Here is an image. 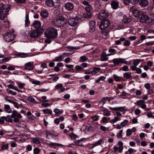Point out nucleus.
Listing matches in <instances>:
<instances>
[{
    "mask_svg": "<svg viewBox=\"0 0 154 154\" xmlns=\"http://www.w3.org/2000/svg\"><path fill=\"white\" fill-rule=\"evenodd\" d=\"M22 118L21 115L16 110H14L11 115L5 116L6 121L10 123H12L14 122L15 123L19 122L20 119Z\"/></svg>",
    "mask_w": 154,
    "mask_h": 154,
    "instance_id": "obj_1",
    "label": "nucleus"
},
{
    "mask_svg": "<svg viewBox=\"0 0 154 154\" xmlns=\"http://www.w3.org/2000/svg\"><path fill=\"white\" fill-rule=\"evenodd\" d=\"M110 24L109 20L107 19L102 21L100 22L99 27L102 30L101 33L103 35L107 36L108 35V31L107 29Z\"/></svg>",
    "mask_w": 154,
    "mask_h": 154,
    "instance_id": "obj_2",
    "label": "nucleus"
},
{
    "mask_svg": "<svg viewBox=\"0 0 154 154\" xmlns=\"http://www.w3.org/2000/svg\"><path fill=\"white\" fill-rule=\"evenodd\" d=\"M45 37L47 38L53 39L57 37L58 36L57 31L53 28H49L46 29L44 32Z\"/></svg>",
    "mask_w": 154,
    "mask_h": 154,
    "instance_id": "obj_3",
    "label": "nucleus"
},
{
    "mask_svg": "<svg viewBox=\"0 0 154 154\" xmlns=\"http://www.w3.org/2000/svg\"><path fill=\"white\" fill-rule=\"evenodd\" d=\"M10 9L8 5H3L0 7V19L3 20L7 17L8 12Z\"/></svg>",
    "mask_w": 154,
    "mask_h": 154,
    "instance_id": "obj_4",
    "label": "nucleus"
},
{
    "mask_svg": "<svg viewBox=\"0 0 154 154\" xmlns=\"http://www.w3.org/2000/svg\"><path fill=\"white\" fill-rule=\"evenodd\" d=\"M53 23L58 27L63 26L67 23V20L63 16H58L54 20Z\"/></svg>",
    "mask_w": 154,
    "mask_h": 154,
    "instance_id": "obj_5",
    "label": "nucleus"
},
{
    "mask_svg": "<svg viewBox=\"0 0 154 154\" xmlns=\"http://www.w3.org/2000/svg\"><path fill=\"white\" fill-rule=\"evenodd\" d=\"M45 29L42 27L40 29L34 30L32 31L30 34V36L32 38H36L40 36L44 32Z\"/></svg>",
    "mask_w": 154,
    "mask_h": 154,
    "instance_id": "obj_6",
    "label": "nucleus"
},
{
    "mask_svg": "<svg viewBox=\"0 0 154 154\" xmlns=\"http://www.w3.org/2000/svg\"><path fill=\"white\" fill-rule=\"evenodd\" d=\"M92 9V7L91 5H88L85 7V10L86 11V13L84 14V16L85 18H88L91 17V11Z\"/></svg>",
    "mask_w": 154,
    "mask_h": 154,
    "instance_id": "obj_7",
    "label": "nucleus"
},
{
    "mask_svg": "<svg viewBox=\"0 0 154 154\" xmlns=\"http://www.w3.org/2000/svg\"><path fill=\"white\" fill-rule=\"evenodd\" d=\"M124 59L122 58H114L112 60V62L115 66H117L120 63L130 65V64H128V62L125 60Z\"/></svg>",
    "mask_w": 154,
    "mask_h": 154,
    "instance_id": "obj_8",
    "label": "nucleus"
},
{
    "mask_svg": "<svg viewBox=\"0 0 154 154\" xmlns=\"http://www.w3.org/2000/svg\"><path fill=\"white\" fill-rule=\"evenodd\" d=\"M79 19L77 16L74 18H70L68 20L69 24L71 26H74L79 22Z\"/></svg>",
    "mask_w": 154,
    "mask_h": 154,
    "instance_id": "obj_9",
    "label": "nucleus"
},
{
    "mask_svg": "<svg viewBox=\"0 0 154 154\" xmlns=\"http://www.w3.org/2000/svg\"><path fill=\"white\" fill-rule=\"evenodd\" d=\"M108 16V13L107 10H103L100 11L98 17L99 19L102 20L107 18Z\"/></svg>",
    "mask_w": 154,
    "mask_h": 154,
    "instance_id": "obj_10",
    "label": "nucleus"
},
{
    "mask_svg": "<svg viewBox=\"0 0 154 154\" xmlns=\"http://www.w3.org/2000/svg\"><path fill=\"white\" fill-rule=\"evenodd\" d=\"M15 36L12 32H8L4 36V40L7 42H10L13 40Z\"/></svg>",
    "mask_w": 154,
    "mask_h": 154,
    "instance_id": "obj_11",
    "label": "nucleus"
},
{
    "mask_svg": "<svg viewBox=\"0 0 154 154\" xmlns=\"http://www.w3.org/2000/svg\"><path fill=\"white\" fill-rule=\"evenodd\" d=\"M130 11L133 13L134 16L136 17H139L140 16L141 14L140 11L134 6H132L131 8Z\"/></svg>",
    "mask_w": 154,
    "mask_h": 154,
    "instance_id": "obj_12",
    "label": "nucleus"
},
{
    "mask_svg": "<svg viewBox=\"0 0 154 154\" xmlns=\"http://www.w3.org/2000/svg\"><path fill=\"white\" fill-rule=\"evenodd\" d=\"M34 68L33 63L30 62H28L24 65V69L26 70H31Z\"/></svg>",
    "mask_w": 154,
    "mask_h": 154,
    "instance_id": "obj_13",
    "label": "nucleus"
},
{
    "mask_svg": "<svg viewBox=\"0 0 154 154\" xmlns=\"http://www.w3.org/2000/svg\"><path fill=\"white\" fill-rule=\"evenodd\" d=\"M149 17L146 15H142L140 19V21L142 23H149Z\"/></svg>",
    "mask_w": 154,
    "mask_h": 154,
    "instance_id": "obj_14",
    "label": "nucleus"
},
{
    "mask_svg": "<svg viewBox=\"0 0 154 154\" xmlns=\"http://www.w3.org/2000/svg\"><path fill=\"white\" fill-rule=\"evenodd\" d=\"M65 9L68 11H71L74 8V5L71 2H67L64 5Z\"/></svg>",
    "mask_w": 154,
    "mask_h": 154,
    "instance_id": "obj_15",
    "label": "nucleus"
},
{
    "mask_svg": "<svg viewBox=\"0 0 154 154\" xmlns=\"http://www.w3.org/2000/svg\"><path fill=\"white\" fill-rule=\"evenodd\" d=\"M96 22L94 21H91L89 23V30L91 32H94L95 29Z\"/></svg>",
    "mask_w": 154,
    "mask_h": 154,
    "instance_id": "obj_16",
    "label": "nucleus"
},
{
    "mask_svg": "<svg viewBox=\"0 0 154 154\" xmlns=\"http://www.w3.org/2000/svg\"><path fill=\"white\" fill-rule=\"evenodd\" d=\"M144 100H139L137 101L136 104L137 105L140 106V107L142 109H144L146 107V105L144 104Z\"/></svg>",
    "mask_w": 154,
    "mask_h": 154,
    "instance_id": "obj_17",
    "label": "nucleus"
},
{
    "mask_svg": "<svg viewBox=\"0 0 154 154\" xmlns=\"http://www.w3.org/2000/svg\"><path fill=\"white\" fill-rule=\"evenodd\" d=\"M60 89V92L62 93L65 90V88L63 87V85L62 84L59 83L57 84L55 86V89L57 90Z\"/></svg>",
    "mask_w": 154,
    "mask_h": 154,
    "instance_id": "obj_18",
    "label": "nucleus"
},
{
    "mask_svg": "<svg viewBox=\"0 0 154 154\" xmlns=\"http://www.w3.org/2000/svg\"><path fill=\"white\" fill-rule=\"evenodd\" d=\"M109 109L112 110H113L114 111H119L121 112H122L124 111L125 107L124 106H119V107H109Z\"/></svg>",
    "mask_w": 154,
    "mask_h": 154,
    "instance_id": "obj_19",
    "label": "nucleus"
},
{
    "mask_svg": "<svg viewBox=\"0 0 154 154\" xmlns=\"http://www.w3.org/2000/svg\"><path fill=\"white\" fill-rule=\"evenodd\" d=\"M31 142L34 144L40 146L41 142L38 138L37 137H32L31 138Z\"/></svg>",
    "mask_w": 154,
    "mask_h": 154,
    "instance_id": "obj_20",
    "label": "nucleus"
},
{
    "mask_svg": "<svg viewBox=\"0 0 154 154\" xmlns=\"http://www.w3.org/2000/svg\"><path fill=\"white\" fill-rule=\"evenodd\" d=\"M32 26L35 29H39L41 26V23L40 21L35 20L33 23Z\"/></svg>",
    "mask_w": 154,
    "mask_h": 154,
    "instance_id": "obj_21",
    "label": "nucleus"
},
{
    "mask_svg": "<svg viewBox=\"0 0 154 154\" xmlns=\"http://www.w3.org/2000/svg\"><path fill=\"white\" fill-rule=\"evenodd\" d=\"M4 110L5 112L9 114L12 112V110L9 105L8 104H4Z\"/></svg>",
    "mask_w": 154,
    "mask_h": 154,
    "instance_id": "obj_22",
    "label": "nucleus"
},
{
    "mask_svg": "<svg viewBox=\"0 0 154 154\" xmlns=\"http://www.w3.org/2000/svg\"><path fill=\"white\" fill-rule=\"evenodd\" d=\"M54 112L56 116H58L63 113V111L62 109H60L57 108H55L54 109Z\"/></svg>",
    "mask_w": 154,
    "mask_h": 154,
    "instance_id": "obj_23",
    "label": "nucleus"
},
{
    "mask_svg": "<svg viewBox=\"0 0 154 154\" xmlns=\"http://www.w3.org/2000/svg\"><path fill=\"white\" fill-rule=\"evenodd\" d=\"M109 59V57H107L106 54L105 52H103L101 55L100 61H107Z\"/></svg>",
    "mask_w": 154,
    "mask_h": 154,
    "instance_id": "obj_24",
    "label": "nucleus"
},
{
    "mask_svg": "<svg viewBox=\"0 0 154 154\" xmlns=\"http://www.w3.org/2000/svg\"><path fill=\"white\" fill-rule=\"evenodd\" d=\"M148 4L147 0H140L139 2V5L142 7H146Z\"/></svg>",
    "mask_w": 154,
    "mask_h": 154,
    "instance_id": "obj_25",
    "label": "nucleus"
},
{
    "mask_svg": "<svg viewBox=\"0 0 154 154\" xmlns=\"http://www.w3.org/2000/svg\"><path fill=\"white\" fill-rule=\"evenodd\" d=\"M45 4L48 7H53L54 2L53 0H46L45 2Z\"/></svg>",
    "mask_w": 154,
    "mask_h": 154,
    "instance_id": "obj_26",
    "label": "nucleus"
},
{
    "mask_svg": "<svg viewBox=\"0 0 154 154\" xmlns=\"http://www.w3.org/2000/svg\"><path fill=\"white\" fill-rule=\"evenodd\" d=\"M11 57L10 56L5 57H4L3 58L0 60V63H2L8 62L11 59Z\"/></svg>",
    "mask_w": 154,
    "mask_h": 154,
    "instance_id": "obj_27",
    "label": "nucleus"
},
{
    "mask_svg": "<svg viewBox=\"0 0 154 154\" xmlns=\"http://www.w3.org/2000/svg\"><path fill=\"white\" fill-rule=\"evenodd\" d=\"M26 125V124L25 121H20L18 124V126L22 128H25Z\"/></svg>",
    "mask_w": 154,
    "mask_h": 154,
    "instance_id": "obj_28",
    "label": "nucleus"
},
{
    "mask_svg": "<svg viewBox=\"0 0 154 154\" xmlns=\"http://www.w3.org/2000/svg\"><path fill=\"white\" fill-rule=\"evenodd\" d=\"M40 15L43 18H45L48 17L49 14L47 11H41Z\"/></svg>",
    "mask_w": 154,
    "mask_h": 154,
    "instance_id": "obj_29",
    "label": "nucleus"
},
{
    "mask_svg": "<svg viewBox=\"0 0 154 154\" xmlns=\"http://www.w3.org/2000/svg\"><path fill=\"white\" fill-rule=\"evenodd\" d=\"M121 120V118L118 116L115 117L114 119L111 120L110 122L112 124H114L116 122L118 121H119Z\"/></svg>",
    "mask_w": 154,
    "mask_h": 154,
    "instance_id": "obj_30",
    "label": "nucleus"
},
{
    "mask_svg": "<svg viewBox=\"0 0 154 154\" xmlns=\"http://www.w3.org/2000/svg\"><path fill=\"white\" fill-rule=\"evenodd\" d=\"M111 5L112 8L114 9H117L119 6L118 3L114 1H112L111 2Z\"/></svg>",
    "mask_w": 154,
    "mask_h": 154,
    "instance_id": "obj_31",
    "label": "nucleus"
},
{
    "mask_svg": "<svg viewBox=\"0 0 154 154\" xmlns=\"http://www.w3.org/2000/svg\"><path fill=\"white\" fill-rule=\"evenodd\" d=\"M108 97H103L99 102V104H102L104 105L106 103V101L108 100Z\"/></svg>",
    "mask_w": 154,
    "mask_h": 154,
    "instance_id": "obj_32",
    "label": "nucleus"
},
{
    "mask_svg": "<svg viewBox=\"0 0 154 154\" xmlns=\"http://www.w3.org/2000/svg\"><path fill=\"white\" fill-rule=\"evenodd\" d=\"M63 58L60 55V56L54 58L53 61L54 62H60L62 61Z\"/></svg>",
    "mask_w": 154,
    "mask_h": 154,
    "instance_id": "obj_33",
    "label": "nucleus"
},
{
    "mask_svg": "<svg viewBox=\"0 0 154 154\" xmlns=\"http://www.w3.org/2000/svg\"><path fill=\"white\" fill-rule=\"evenodd\" d=\"M42 111L45 114L50 115H51L52 114V111L51 109H43Z\"/></svg>",
    "mask_w": 154,
    "mask_h": 154,
    "instance_id": "obj_34",
    "label": "nucleus"
},
{
    "mask_svg": "<svg viewBox=\"0 0 154 154\" xmlns=\"http://www.w3.org/2000/svg\"><path fill=\"white\" fill-rule=\"evenodd\" d=\"M18 87L20 89H25L24 87L25 85L26 84L24 83H21L20 82H17L16 83Z\"/></svg>",
    "mask_w": 154,
    "mask_h": 154,
    "instance_id": "obj_35",
    "label": "nucleus"
},
{
    "mask_svg": "<svg viewBox=\"0 0 154 154\" xmlns=\"http://www.w3.org/2000/svg\"><path fill=\"white\" fill-rule=\"evenodd\" d=\"M131 76V73L130 72H125L123 75L124 77L127 79H129Z\"/></svg>",
    "mask_w": 154,
    "mask_h": 154,
    "instance_id": "obj_36",
    "label": "nucleus"
},
{
    "mask_svg": "<svg viewBox=\"0 0 154 154\" xmlns=\"http://www.w3.org/2000/svg\"><path fill=\"white\" fill-rule=\"evenodd\" d=\"M140 59H135L133 60V65L137 66L142 61Z\"/></svg>",
    "mask_w": 154,
    "mask_h": 154,
    "instance_id": "obj_37",
    "label": "nucleus"
},
{
    "mask_svg": "<svg viewBox=\"0 0 154 154\" xmlns=\"http://www.w3.org/2000/svg\"><path fill=\"white\" fill-rule=\"evenodd\" d=\"M122 22L125 23H128L131 21V19L127 17L124 16L122 20Z\"/></svg>",
    "mask_w": 154,
    "mask_h": 154,
    "instance_id": "obj_38",
    "label": "nucleus"
},
{
    "mask_svg": "<svg viewBox=\"0 0 154 154\" xmlns=\"http://www.w3.org/2000/svg\"><path fill=\"white\" fill-rule=\"evenodd\" d=\"M17 55L21 58H25L28 57V54L24 53H18L17 54Z\"/></svg>",
    "mask_w": 154,
    "mask_h": 154,
    "instance_id": "obj_39",
    "label": "nucleus"
},
{
    "mask_svg": "<svg viewBox=\"0 0 154 154\" xmlns=\"http://www.w3.org/2000/svg\"><path fill=\"white\" fill-rule=\"evenodd\" d=\"M93 128L92 126H90L85 129V131L86 133L91 132L93 131Z\"/></svg>",
    "mask_w": 154,
    "mask_h": 154,
    "instance_id": "obj_40",
    "label": "nucleus"
},
{
    "mask_svg": "<svg viewBox=\"0 0 154 154\" xmlns=\"http://www.w3.org/2000/svg\"><path fill=\"white\" fill-rule=\"evenodd\" d=\"M128 121L127 119H125L120 123L121 126L123 128L126 127L128 125Z\"/></svg>",
    "mask_w": 154,
    "mask_h": 154,
    "instance_id": "obj_41",
    "label": "nucleus"
},
{
    "mask_svg": "<svg viewBox=\"0 0 154 154\" xmlns=\"http://www.w3.org/2000/svg\"><path fill=\"white\" fill-rule=\"evenodd\" d=\"M103 142V140H102L100 139L93 144V146L95 147L100 145Z\"/></svg>",
    "mask_w": 154,
    "mask_h": 154,
    "instance_id": "obj_42",
    "label": "nucleus"
},
{
    "mask_svg": "<svg viewBox=\"0 0 154 154\" xmlns=\"http://www.w3.org/2000/svg\"><path fill=\"white\" fill-rule=\"evenodd\" d=\"M88 58L85 56H83L80 57V61L81 62H84L88 60Z\"/></svg>",
    "mask_w": 154,
    "mask_h": 154,
    "instance_id": "obj_43",
    "label": "nucleus"
},
{
    "mask_svg": "<svg viewBox=\"0 0 154 154\" xmlns=\"http://www.w3.org/2000/svg\"><path fill=\"white\" fill-rule=\"evenodd\" d=\"M69 135L71 139L73 140H75L78 137L77 135L74 134L73 132L70 134Z\"/></svg>",
    "mask_w": 154,
    "mask_h": 154,
    "instance_id": "obj_44",
    "label": "nucleus"
},
{
    "mask_svg": "<svg viewBox=\"0 0 154 154\" xmlns=\"http://www.w3.org/2000/svg\"><path fill=\"white\" fill-rule=\"evenodd\" d=\"M60 2L59 0H57L56 2H54V5L53 7L57 8H58L60 6Z\"/></svg>",
    "mask_w": 154,
    "mask_h": 154,
    "instance_id": "obj_45",
    "label": "nucleus"
},
{
    "mask_svg": "<svg viewBox=\"0 0 154 154\" xmlns=\"http://www.w3.org/2000/svg\"><path fill=\"white\" fill-rule=\"evenodd\" d=\"M113 77L115 80L117 82L119 81L122 79L120 76H118L115 74L113 75Z\"/></svg>",
    "mask_w": 154,
    "mask_h": 154,
    "instance_id": "obj_46",
    "label": "nucleus"
},
{
    "mask_svg": "<svg viewBox=\"0 0 154 154\" xmlns=\"http://www.w3.org/2000/svg\"><path fill=\"white\" fill-rule=\"evenodd\" d=\"M6 91L9 94H11V95L15 96L17 94V93L13 91L10 90L9 89L7 88L6 89Z\"/></svg>",
    "mask_w": 154,
    "mask_h": 154,
    "instance_id": "obj_47",
    "label": "nucleus"
},
{
    "mask_svg": "<svg viewBox=\"0 0 154 154\" xmlns=\"http://www.w3.org/2000/svg\"><path fill=\"white\" fill-rule=\"evenodd\" d=\"M8 144H5L2 145L1 147V150H8Z\"/></svg>",
    "mask_w": 154,
    "mask_h": 154,
    "instance_id": "obj_48",
    "label": "nucleus"
},
{
    "mask_svg": "<svg viewBox=\"0 0 154 154\" xmlns=\"http://www.w3.org/2000/svg\"><path fill=\"white\" fill-rule=\"evenodd\" d=\"M103 111L104 112L103 113V115L104 116H109L111 115L110 111L108 110H103Z\"/></svg>",
    "mask_w": 154,
    "mask_h": 154,
    "instance_id": "obj_49",
    "label": "nucleus"
},
{
    "mask_svg": "<svg viewBox=\"0 0 154 154\" xmlns=\"http://www.w3.org/2000/svg\"><path fill=\"white\" fill-rule=\"evenodd\" d=\"M32 83L34 85H40L42 84L41 83V82L39 81L38 80H34L32 82Z\"/></svg>",
    "mask_w": 154,
    "mask_h": 154,
    "instance_id": "obj_50",
    "label": "nucleus"
},
{
    "mask_svg": "<svg viewBox=\"0 0 154 154\" xmlns=\"http://www.w3.org/2000/svg\"><path fill=\"white\" fill-rule=\"evenodd\" d=\"M40 149L38 148L35 147L33 149L34 154H38L40 152Z\"/></svg>",
    "mask_w": 154,
    "mask_h": 154,
    "instance_id": "obj_51",
    "label": "nucleus"
},
{
    "mask_svg": "<svg viewBox=\"0 0 154 154\" xmlns=\"http://www.w3.org/2000/svg\"><path fill=\"white\" fill-rule=\"evenodd\" d=\"M122 70L124 72H126L130 70L128 66H124L122 68Z\"/></svg>",
    "mask_w": 154,
    "mask_h": 154,
    "instance_id": "obj_52",
    "label": "nucleus"
},
{
    "mask_svg": "<svg viewBox=\"0 0 154 154\" xmlns=\"http://www.w3.org/2000/svg\"><path fill=\"white\" fill-rule=\"evenodd\" d=\"M99 116L94 115L92 117V119L93 121H97L99 119Z\"/></svg>",
    "mask_w": 154,
    "mask_h": 154,
    "instance_id": "obj_53",
    "label": "nucleus"
},
{
    "mask_svg": "<svg viewBox=\"0 0 154 154\" xmlns=\"http://www.w3.org/2000/svg\"><path fill=\"white\" fill-rule=\"evenodd\" d=\"M29 23V17L27 15L26 16V20L25 22V25L26 26H27Z\"/></svg>",
    "mask_w": 154,
    "mask_h": 154,
    "instance_id": "obj_54",
    "label": "nucleus"
},
{
    "mask_svg": "<svg viewBox=\"0 0 154 154\" xmlns=\"http://www.w3.org/2000/svg\"><path fill=\"white\" fill-rule=\"evenodd\" d=\"M134 150V149L132 148H130L128 149V150L126 152L125 154H132Z\"/></svg>",
    "mask_w": 154,
    "mask_h": 154,
    "instance_id": "obj_55",
    "label": "nucleus"
},
{
    "mask_svg": "<svg viewBox=\"0 0 154 154\" xmlns=\"http://www.w3.org/2000/svg\"><path fill=\"white\" fill-rule=\"evenodd\" d=\"M45 133L46 135V137L48 139H49L52 136V134L51 133H50L49 131H45Z\"/></svg>",
    "mask_w": 154,
    "mask_h": 154,
    "instance_id": "obj_56",
    "label": "nucleus"
},
{
    "mask_svg": "<svg viewBox=\"0 0 154 154\" xmlns=\"http://www.w3.org/2000/svg\"><path fill=\"white\" fill-rule=\"evenodd\" d=\"M5 120H6L5 116H2L0 117V123L4 124L5 123Z\"/></svg>",
    "mask_w": 154,
    "mask_h": 154,
    "instance_id": "obj_57",
    "label": "nucleus"
},
{
    "mask_svg": "<svg viewBox=\"0 0 154 154\" xmlns=\"http://www.w3.org/2000/svg\"><path fill=\"white\" fill-rule=\"evenodd\" d=\"M81 140H78L75 141V143L78 146H82V143L81 142Z\"/></svg>",
    "mask_w": 154,
    "mask_h": 154,
    "instance_id": "obj_58",
    "label": "nucleus"
},
{
    "mask_svg": "<svg viewBox=\"0 0 154 154\" xmlns=\"http://www.w3.org/2000/svg\"><path fill=\"white\" fill-rule=\"evenodd\" d=\"M108 51L111 53L113 54L116 53V50L113 48H109L108 50Z\"/></svg>",
    "mask_w": 154,
    "mask_h": 154,
    "instance_id": "obj_59",
    "label": "nucleus"
},
{
    "mask_svg": "<svg viewBox=\"0 0 154 154\" xmlns=\"http://www.w3.org/2000/svg\"><path fill=\"white\" fill-rule=\"evenodd\" d=\"M35 119V117L33 115L28 117V119H29V121L30 122H32L33 121H34Z\"/></svg>",
    "mask_w": 154,
    "mask_h": 154,
    "instance_id": "obj_60",
    "label": "nucleus"
},
{
    "mask_svg": "<svg viewBox=\"0 0 154 154\" xmlns=\"http://www.w3.org/2000/svg\"><path fill=\"white\" fill-rule=\"evenodd\" d=\"M75 69L77 71H80L83 69V68L80 66L76 65L75 67Z\"/></svg>",
    "mask_w": 154,
    "mask_h": 154,
    "instance_id": "obj_61",
    "label": "nucleus"
},
{
    "mask_svg": "<svg viewBox=\"0 0 154 154\" xmlns=\"http://www.w3.org/2000/svg\"><path fill=\"white\" fill-rule=\"evenodd\" d=\"M28 100L31 102H34L35 101V99L32 96H29L27 98Z\"/></svg>",
    "mask_w": 154,
    "mask_h": 154,
    "instance_id": "obj_62",
    "label": "nucleus"
},
{
    "mask_svg": "<svg viewBox=\"0 0 154 154\" xmlns=\"http://www.w3.org/2000/svg\"><path fill=\"white\" fill-rule=\"evenodd\" d=\"M72 54H70L69 52H66V53H64L63 54H61V56H62L63 58L64 57H67L68 56H69L70 55Z\"/></svg>",
    "mask_w": 154,
    "mask_h": 154,
    "instance_id": "obj_63",
    "label": "nucleus"
},
{
    "mask_svg": "<svg viewBox=\"0 0 154 154\" xmlns=\"http://www.w3.org/2000/svg\"><path fill=\"white\" fill-rule=\"evenodd\" d=\"M149 23H151L152 21L154 20V14H152L150 15V17H149Z\"/></svg>",
    "mask_w": 154,
    "mask_h": 154,
    "instance_id": "obj_64",
    "label": "nucleus"
}]
</instances>
